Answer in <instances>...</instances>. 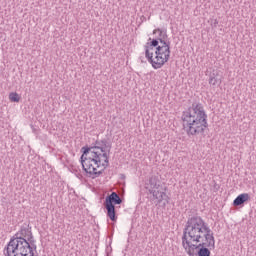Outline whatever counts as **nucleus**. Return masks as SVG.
Instances as JSON below:
<instances>
[{
	"label": "nucleus",
	"instance_id": "4",
	"mask_svg": "<svg viewBox=\"0 0 256 256\" xmlns=\"http://www.w3.org/2000/svg\"><path fill=\"white\" fill-rule=\"evenodd\" d=\"M153 33H159L160 38H158V41L161 43V46L156 48L154 58L153 52H149V47L146 46V59H148L154 69H161L169 61V57H171V42L165 41L167 39V31L157 28Z\"/></svg>",
	"mask_w": 256,
	"mask_h": 256
},
{
	"label": "nucleus",
	"instance_id": "5",
	"mask_svg": "<svg viewBox=\"0 0 256 256\" xmlns=\"http://www.w3.org/2000/svg\"><path fill=\"white\" fill-rule=\"evenodd\" d=\"M35 248L24 238H11L4 248L5 256H35Z\"/></svg>",
	"mask_w": 256,
	"mask_h": 256
},
{
	"label": "nucleus",
	"instance_id": "1",
	"mask_svg": "<svg viewBox=\"0 0 256 256\" xmlns=\"http://www.w3.org/2000/svg\"><path fill=\"white\" fill-rule=\"evenodd\" d=\"M182 245L189 256H211L209 249H215V236L201 216L188 218L183 231Z\"/></svg>",
	"mask_w": 256,
	"mask_h": 256
},
{
	"label": "nucleus",
	"instance_id": "3",
	"mask_svg": "<svg viewBox=\"0 0 256 256\" xmlns=\"http://www.w3.org/2000/svg\"><path fill=\"white\" fill-rule=\"evenodd\" d=\"M183 127L187 135H199L204 133L209 127L207 123V114L203 108V104L194 102L182 114Z\"/></svg>",
	"mask_w": 256,
	"mask_h": 256
},
{
	"label": "nucleus",
	"instance_id": "7",
	"mask_svg": "<svg viewBox=\"0 0 256 256\" xmlns=\"http://www.w3.org/2000/svg\"><path fill=\"white\" fill-rule=\"evenodd\" d=\"M14 239H25L28 244L32 246L34 251H37V244L35 241V237H33V232H31V228L22 227L19 232H17L14 236Z\"/></svg>",
	"mask_w": 256,
	"mask_h": 256
},
{
	"label": "nucleus",
	"instance_id": "6",
	"mask_svg": "<svg viewBox=\"0 0 256 256\" xmlns=\"http://www.w3.org/2000/svg\"><path fill=\"white\" fill-rule=\"evenodd\" d=\"M147 185L146 189H149V193L153 195L154 199H157L158 203L169 199L167 193L163 191V186H161V181L157 176H151Z\"/></svg>",
	"mask_w": 256,
	"mask_h": 256
},
{
	"label": "nucleus",
	"instance_id": "2",
	"mask_svg": "<svg viewBox=\"0 0 256 256\" xmlns=\"http://www.w3.org/2000/svg\"><path fill=\"white\" fill-rule=\"evenodd\" d=\"M110 153L111 145L107 139L96 140L95 146L82 147V155L80 157V161L85 173L94 175V177L103 175V171L109 167Z\"/></svg>",
	"mask_w": 256,
	"mask_h": 256
},
{
	"label": "nucleus",
	"instance_id": "13",
	"mask_svg": "<svg viewBox=\"0 0 256 256\" xmlns=\"http://www.w3.org/2000/svg\"><path fill=\"white\" fill-rule=\"evenodd\" d=\"M9 99L12 103H19L21 97H19V94L12 92L9 94Z\"/></svg>",
	"mask_w": 256,
	"mask_h": 256
},
{
	"label": "nucleus",
	"instance_id": "8",
	"mask_svg": "<svg viewBox=\"0 0 256 256\" xmlns=\"http://www.w3.org/2000/svg\"><path fill=\"white\" fill-rule=\"evenodd\" d=\"M121 203H123V200L121 199L119 194H117V192H112L106 197L104 205L115 206L121 205Z\"/></svg>",
	"mask_w": 256,
	"mask_h": 256
},
{
	"label": "nucleus",
	"instance_id": "11",
	"mask_svg": "<svg viewBox=\"0 0 256 256\" xmlns=\"http://www.w3.org/2000/svg\"><path fill=\"white\" fill-rule=\"evenodd\" d=\"M209 84L213 86L221 85V78H219V75L215 74V72L210 74Z\"/></svg>",
	"mask_w": 256,
	"mask_h": 256
},
{
	"label": "nucleus",
	"instance_id": "9",
	"mask_svg": "<svg viewBox=\"0 0 256 256\" xmlns=\"http://www.w3.org/2000/svg\"><path fill=\"white\" fill-rule=\"evenodd\" d=\"M249 199H251V197L249 196L248 193L240 194L236 197V199H234L233 205L234 207H239L246 203V201H249Z\"/></svg>",
	"mask_w": 256,
	"mask_h": 256
},
{
	"label": "nucleus",
	"instance_id": "12",
	"mask_svg": "<svg viewBox=\"0 0 256 256\" xmlns=\"http://www.w3.org/2000/svg\"><path fill=\"white\" fill-rule=\"evenodd\" d=\"M148 47V51L149 53H151V51H153V47H159V38L158 39H153L151 42H150V45L147 46ZM147 47L145 46V51H147Z\"/></svg>",
	"mask_w": 256,
	"mask_h": 256
},
{
	"label": "nucleus",
	"instance_id": "10",
	"mask_svg": "<svg viewBox=\"0 0 256 256\" xmlns=\"http://www.w3.org/2000/svg\"><path fill=\"white\" fill-rule=\"evenodd\" d=\"M105 209L107 210V216L112 221H117V212L115 211V206H110L105 204Z\"/></svg>",
	"mask_w": 256,
	"mask_h": 256
}]
</instances>
